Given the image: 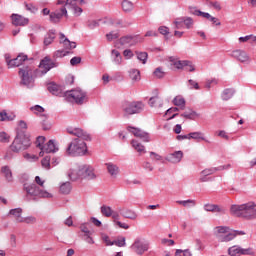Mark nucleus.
<instances>
[{
	"mask_svg": "<svg viewBox=\"0 0 256 256\" xmlns=\"http://www.w3.org/2000/svg\"><path fill=\"white\" fill-rule=\"evenodd\" d=\"M153 75L154 77H156V79H163V77H165V71L163 70V68L158 67L155 69Z\"/></svg>",
	"mask_w": 256,
	"mask_h": 256,
	"instance_id": "obj_47",
	"label": "nucleus"
},
{
	"mask_svg": "<svg viewBox=\"0 0 256 256\" xmlns=\"http://www.w3.org/2000/svg\"><path fill=\"white\" fill-rule=\"evenodd\" d=\"M111 57L115 65H121V63H123V57L121 56V53L119 52V50H116V49L112 50Z\"/></svg>",
	"mask_w": 256,
	"mask_h": 256,
	"instance_id": "obj_26",
	"label": "nucleus"
},
{
	"mask_svg": "<svg viewBox=\"0 0 256 256\" xmlns=\"http://www.w3.org/2000/svg\"><path fill=\"white\" fill-rule=\"evenodd\" d=\"M145 109L143 102L134 101V102H124L122 105V111L124 115H135L136 113H141Z\"/></svg>",
	"mask_w": 256,
	"mask_h": 256,
	"instance_id": "obj_9",
	"label": "nucleus"
},
{
	"mask_svg": "<svg viewBox=\"0 0 256 256\" xmlns=\"http://www.w3.org/2000/svg\"><path fill=\"white\" fill-rule=\"evenodd\" d=\"M210 7H213V9H215V11H221L222 7H221V3L217 2V1H212L209 2Z\"/></svg>",
	"mask_w": 256,
	"mask_h": 256,
	"instance_id": "obj_61",
	"label": "nucleus"
},
{
	"mask_svg": "<svg viewBox=\"0 0 256 256\" xmlns=\"http://www.w3.org/2000/svg\"><path fill=\"white\" fill-rule=\"evenodd\" d=\"M189 135L190 140L195 139L196 141H205V136H203L202 132H191Z\"/></svg>",
	"mask_w": 256,
	"mask_h": 256,
	"instance_id": "obj_44",
	"label": "nucleus"
},
{
	"mask_svg": "<svg viewBox=\"0 0 256 256\" xmlns=\"http://www.w3.org/2000/svg\"><path fill=\"white\" fill-rule=\"evenodd\" d=\"M107 41H113L115 39H119V32L112 31L106 34Z\"/></svg>",
	"mask_w": 256,
	"mask_h": 256,
	"instance_id": "obj_52",
	"label": "nucleus"
},
{
	"mask_svg": "<svg viewBox=\"0 0 256 256\" xmlns=\"http://www.w3.org/2000/svg\"><path fill=\"white\" fill-rule=\"evenodd\" d=\"M120 211H121L122 217H125V219H132V220L137 219V214L132 210L124 209Z\"/></svg>",
	"mask_w": 256,
	"mask_h": 256,
	"instance_id": "obj_33",
	"label": "nucleus"
},
{
	"mask_svg": "<svg viewBox=\"0 0 256 256\" xmlns=\"http://www.w3.org/2000/svg\"><path fill=\"white\" fill-rule=\"evenodd\" d=\"M217 171H219V169L217 168H206L204 170L201 171L200 173V181L201 183H206V181H209V175H213L214 173H217Z\"/></svg>",
	"mask_w": 256,
	"mask_h": 256,
	"instance_id": "obj_22",
	"label": "nucleus"
},
{
	"mask_svg": "<svg viewBox=\"0 0 256 256\" xmlns=\"http://www.w3.org/2000/svg\"><path fill=\"white\" fill-rule=\"evenodd\" d=\"M1 171L8 182L13 181V172H11V168H9V166L2 167Z\"/></svg>",
	"mask_w": 256,
	"mask_h": 256,
	"instance_id": "obj_36",
	"label": "nucleus"
},
{
	"mask_svg": "<svg viewBox=\"0 0 256 256\" xmlns=\"http://www.w3.org/2000/svg\"><path fill=\"white\" fill-rule=\"evenodd\" d=\"M85 4V0H66V6L68 9H73L77 5Z\"/></svg>",
	"mask_w": 256,
	"mask_h": 256,
	"instance_id": "obj_38",
	"label": "nucleus"
},
{
	"mask_svg": "<svg viewBox=\"0 0 256 256\" xmlns=\"http://www.w3.org/2000/svg\"><path fill=\"white\" fill-rule=\"evenodd\" d=\"M178 205H183V207H195V200H178Z\"/></svg>",
	"mask_w": 256,
	"mask_h": 256,
	"instance_id": "obj_45",
	"label": "nucleus"
},
{
	"mask_svg": "<svg viewBox=\"0 0 256 256\" xmlns=\"http://www.w3.org/2000/svg\"><path fill=\"white\" fill-rule=\"evenodd\" d=\"M72 11L76 17H79L83 13V8H81V5H76L72 8Z\"/></svg>",
	"mask_w": 256,
	"mask_h": 256,
	"instance_id": "obj_58",
	"label": "nucleus"
},
{
	"mask_svg": "<svg viewBox=\"0 0 256 256\" xmlns=\"http://www.w3.org/2000/svg\"><path fill=\"white\" fill-rule=\"evenodd\" d=\"M182 69H185V71H189L191 73L195 71V66L193 65V62L183 60Z\"/></svg>",
	"mask_w": 256,
	"mask_h": 256,
	"instance_id": "obj_43",
	"label": "nucleus"
},
{
	"mask_svg": "<svg viewBox=\"0 0 256 256\" xmlns=\"http://www.w3.org/2000/svg\"><path fill=\"white\" fill-rule=\"evenodd\" d=\"M30 111L34 113V115H40V117H44V119H47V116L43 113H45V108L41 107L40 105H35L30 108Z\"/></svg>",
	"mask_w": 256,
	"mask_h": 256,
	"instance_id": "obj_32",
	"label": "nucleus"
},
{
	"mask_svg": "<svg viewBox=\"0 0 256 256\" xmlns=\"http://www.w3.org/2000/svg\"><path fill=\"white\" fill-rule=\"evenodd\" d=\"M22 213H23V209L21 208H15L10 210V215H13L17 223H23V217L21 216Z\"/></svg>",
	"mask_w": 256,
	"mask_h": 256,
	"instance_id": "obj_28",
	"label": "nucleus"
},
{
	"mask_svg": "<svg viewBox=\"0 0 256 256\" xmlns=\"http://www.w3.org/2000/svg\"><path fill=\"white\" fill-rule=\"evenodd\" d=\"M100 211L104 217H111L113 215V209L107 205L101 206Z\"/></svg>",
	"mask_w": 256,
	"mask_h": 256,
	"instance_id": "obj_39",
	"label": "nucleus"
},
{
	"mask_svg": "<svg viewBox=\"0 0 256 256\" xmlns=\"http://www.w3.org/2000/svg\"><path fill=\"white\" fill-rule=\"evenodd\" d=\"M101 23H103V20H91L88 22V27L89 29H97Z\"/></svg>",
	"mask_w": 256,
	"mask_h": 256,
	"instance_id": "obj_50",
	"label": "nucleus"
},
{
	"mask_svg": "<svg viewBox=\"0 0 256 256\" xmlns=\"http://www.w3.org/2000/svg\"><path fill=\"white\" fill-rule=\"evenodd\" d=\"M54 67H57V64L49 56H46L40 61L39 67L36 69V75L43 77V75H47Z\"/></svg>",
	"mask_w": 256,
	"mask_h": 256,
	"instance_id": "obj_10",
	"label": "nucleus"
},
{
	"mask_svg": "<svg viewBox=\"0 0 256 256\" xmlns=\"http://www.w3.org/2000/svg\"><path fill=\"white\" fill-rule=\"evenodd\" d=\"M50 165H51V163H50L49 157H45L42 160V167H44V169H49Z\"/></svg>",
	"mask_w": 256,
	"mask_h": 256,
	"instance_id": "obj_64",
	"label": "nucleus"
},
{
	"mask_svg": "<svg viewBox=\"0 0 256 256\" xmlns=\"http://www.w3.org/2000/svg\"><path fill=\"white\" fill-rule=\"evenodd\" d=\"M45 136H39L36 140V147H39L41 151H43V148L45 147Z\"/></svg>",
	"mask_w": 256,
	"mask_h": 256,
	"instance_id": "obj_51",
	"label": "nucleus"
},
{
	"mask_svg": "<svg viewBox=\"0 0 256 256\" xmlns=\"http://www.w3.org/2000/svg\"><path fill=\"white\" fill-rule=\"evenodd\" d=\"M71 183L70 182H65L60 186L59 192L62 195H69V193H71Z\"/></svg>",
	"mask_w": 256,
	"mask_h": 256,
	"instance_id": "obj_37",
	"label": "nucleus"
},
{
	"mask_svg": "<svg viewBox=\"0 0 256 256\" xmlns=\"http://www.w3.org/2000/svg\"><path fill=\"white\" fill-rule=\"evenodd\" d=\"M233 97V90L232 89H226L222 93V99L223 101H229Z\"/></svg>",
	"mask_w": 256,
	"mask_h": 256,
	"instance_id": "obj_46",
	"label": "nucleus"
},
{
	"mask_svg": "<svg viewBox=\"0 0 256 256\" xmlns=\"http://www.w3.org/2000/svg\"><path fill=\"white\" fill-rule=\"evenodd\" d=\"M130 79L134 82L141 81V72L137 69L130 70Z\"/></svg>",
	"mask_w": 256,
	"mask_h": 256,
	"instance_id": "obj_41",
	"label": "nucleus"
},
{
	"mask_svg": "<svg viewBox=\"0 0 256 256\" xmlns=\"http://www.w3.org/2000/svg\"><path fill=\"white\" fill-rule=\"evenodd\" d=\"M12 23L16 26L25 27V25H29V19L18 14H13Z\"/></svg>",
	"mask_w": 256,
	"mask_h": 256,
	"instance_id": "obj_20",
	"label": "nucleus"
},
{
	"mask_svg": "<svg viewBox=\"0 0 256 256\" xmlns=\"http://www.w3.org/2000/svg\"><path fill=\"white\" fill-rule=\"evenodd\" d=\"M4 59L6 62V65L8 69H13L15 67H20V65H23L29 57L26 54L20 53L16 58H11V54H5Z\"/></svg>",
	"mask_w": 256,
	"mask_h": 256,
	"instance_id": "obj_11",
	"label": "nucleus"
},
{
	"mask_svg": "<svg viewBox=\"0 0 256 256\" xmlns=\"http://www.w3.org/2000/svg\"><path fill=\"white\" fill-rule=\"evenodd\" d=\"M214 213H219L220 215H225V213H227V210L223 206L216 205L214 207Z\"/></svg>",
	"mask_w": 256,
	"mask_h": 256,
	"instance_id": "obj_60",
	"label": "nucleus"
},
{
	"mask_svg": "<svg viewBox=\"0 0 256 256\" xmlns=\"http://www.w3.org/2000/svg\"><path fill=\"white\" fill-rule=\"evenodd\" d=\"M25 7H26L27 11H30V13H37V6H35L33 4L25 3Z\"/></svg>",
	"mask_w": 256,
	"mask_h": 256,
	"instance_id": "obj_62",
	"label": "nucleus"
},
{
	"mask_svg": "<svg viewBox=\"0 0 256 256\" xmlns=\"http://www.w3.org/2000/svg\"><path fill=\"white\" fill-rule=\"evenodd\" d=\"M127 131H129V133H132L134 137H138L139 139H142L145 143H149V133L132 126H128Z\"/></svg>",
	"mask_w": 256,
	"mask_h": 256,
	"instance_id": "obj_13",
	"label": "nucleus"
},
{
	"mask_svg": "<svg viewBox=\"0 0 256 256\" xmlns=\"http://www.w3.org/2000/svg\"><path fill=\"white\" fill-rule=\"evenodd\" d=\"M182 159H183L182 151H176L172 154H169L167 157V160L170 161V163H180Z\"/></svg>",
	"mask_w": 256,
	"mask_h": 256,
	"instance_id": "obj_24",
	"label": "nucleus"
},
{
	"mask_svg": "<svg viewBox=\"0 0 256 256\" xmlns=\"http://www.w3.org/2000/svg\"><path fill=\"white\" fill-rule=\"evenodd\" d=\"M47 89L49 93H52V95H56L57 97L63 95L65 97V92H63V88H61V86L57 85L56 83H49Z\"/></svg>",
	"mask_w": 256,
	"mask_h": 256,
	"instance_id": "obj_21",
	"label": "nucleus"
},
{
	"mask_svg": "<svg viewBox=\"0 0 256 256\" xmlns=\"http://www.w3.org/2000/svg\"><path fill=\"white\" fill-rule=\"evenodd\" d=\"M10 136L6 132H0V143H9Z\"/></svg>",
	"mask_w": 256,
	"mask_h": 256,
	"instance_id": "obj_56",
	"label": "nucleus"
},
{
	"mask_svg": "<svg viewBox=\"0 0 256 256\" xmlns=\"http://www.w3.org/2000/svg\"><path fill=\"white\" fill-rule=\"evenodd\" d=\"M80 230L82 231V233H84V235H93V232L89 230V227H87V224H82L80 226Z\"/></svg>",
	"mask_w": 256,
	"mask_h": 256,
	"instance_id": "obj_59",
	"label": "nucleus"
},
{
	"mask_svg": "<svg viewBox=\"0 0 256 256\" xmlns=\"http://www.w3.org/2000/svg\"><path fill=\"white\" fill-rule=\"evenodd\" d=\"M69 135H74V138L68 147L66 148V154L70 157H83L87 154V143L85 141H91V136L81 128H66Z\"/></svg>",
	"mask_w": 256,
	"mask_h": 256,
	"instance_id": "obj_1",
	"label": "nucleus"
},
{
	"mask_svg": "<svg viewBox=\"0 0 256 256\" xmlns=\"http://www.w3.org/2000/svg\"><path fill=\"white\" fill-rule=\"evenodd\" d=\"M228 255L240 256V255H253L251 248L243 249L239 245H234L228 249Z\"/></svg>",
	"mask_w": 256,
	"mask_h": 256,
	"instance_id": "obj_12",
	"label": "nucleus"
},
{
	"mask_svg": "<svg viewBox=\"0 0 256 256\" xmlns=\"http://www.w3.org/2000/svg\"><path fill=\"white\" fill-rule=\"evenodd\" d=\"M185 98L183 96H176L173 99V104L178 107L181 111L185 109Z\"/></svg>",
	"mask_w": 256,
	"mask_h": 256,
	"instance_id": "obj_31",
	"label": "nucleus"
},
{
	"mask_svg": "<svg viewBox=\"0 0 256 256\" xmlns=\"http://www.w3.org/2000/svg\"><path fill=\"white\" fill-rule=\"evenodd\" d=\"M175 29H183L185 23H183V18H176L173 22Z\"/></svg>",
	"mask_w": 256,
	"mask_h": 256,
	"instance_id": "obj_54",
	"label": "nucleus"
},
{
	"mask_svg": "<svg viewBox=\"0 0 256 256\" xmlns=\"http://www.w3.org/2000/svg\"><path fill=\"white\" fill-rule=\"evenodd\" d=\"M112 245H116V247H125L126 243H125V237H122L118 240H115L112 242Z\"/></svg>",
	"mask_w": 256,
	"mask_h": 256,
	"instance_id": "obj_57",
	"label": "nucleus"
},
{
	"mask_svg": "<svg viewBox=\"0 0 256 256\" xmlns=\"http://www.w3.org/2000/svg\"><path fill=\"white\" fill-rule=\"evenodd\" d=\"M197 116V112L193 111L192 109H187L184 113L181 114V117L184 119L193 120Z\"/></svg>",
	"mask_w": 256,
	"mask_h": 256,
	"instance_id": "obj_40",
	"label": "nucleus"
},
{
	"mask_svg": "<svg viewBox=\"0 0 256 256\" xmlns=\"http://www.w3.org/2000/svg\"><path fill=\"white\" fill-rule=\"evenodd\" d=\"M31 147V138L23 132H20L15 137L14 141L10 145L11 151L13 153H20V151H25Z\"/></svg>",
	"mask_w": 256,
	"mask_h": 256,
	"instance_id": "obj_7",
	"label": "nucleus"
},
{
	"mask_svg": "<svg viewBox=\"0 0 256 256\" xmlns=\"http://www.w3.org/2000/svg\"><path fill=\"white\" fill-rule=\"evenodd\" d=\"M22 223H26L27 225H34L37 223V218L35 216L22 217Z\"/></svg>",
	"mask_w": 256,
	"mask_h": 256,
	"instance_id": "obj_48",
	"label": "nucleus"
},
{
	"mask_svg": "<svg viewBox=\"0 0 256 256\" xmlns=\"http://www.w3.org/2000/svg\"><path fill=\"white\" fill-rule=\"evenodd\" d=\"M18 75L21 79V85H25L26 87H30L35 83V78L41 77L37 76V69L33 66H23L19 69Z\"/></svg>",
	"mask_w": 256,
	"mask_h": 256,
	"instance_id": "obj_6",
	"label": "nucleus"
},
{
	"mask_svg": "<svg viewBox=\"0 0 256 256\" xmlns=\"http://www.w3.org/2000/svg\"><path fill=\"white\" fill-rule=\"evenodd\" d=\"M121 7L125 13H131V11L134 9L133 2L129 0H123L121 3Z\"/></svg>",
	"mask_w": 256,
	"mask_h": 256,
	"instance_id": "obj_34",
	"label": "nucleus"
},
{
	"mask_svg": "<svg viewBox=\"0 0 256 256\" xmlns=\"http://www.w3.org/2000/svg\"><path fill=\"white\" fill-rule=\"evenodd\" d=\"M105 165L109 175L115 179L119 175V167L113 163H106Z\"/></svg>",
	"mask_w": 256,
	"mask_h": 256,
	"instance_id": "obj_25",
	"label": "nucleus"
},
{
	"mask_svg": "<svg viewBox=\"0 0 256 256\" xmlns=\"http://www.w3.org/2000/svg\"><path fill=\"white\" fill-rule=\"evenodd\" d=\"M15 119L14 114H9L6 111L0 112V121H13Z\"/></svg>",
	"mask_w": 256,
	"mask_h": 256,
	"instance_id": "obj_42",
	"label": "nucleus"
},
{
	"mask_svg": "<svg viewBox=\"0 0 256 256\" xmlns=\"http://www.w3.org/2000/svg\"><path fill=\"white\" fill-rule=\"evenodd\" d=\"M55 37H56V35H55V31H49L48 33H47V35L45 36V38H44V45L47 47V46H49V45H51V43H53V41H55Z\"/></svg>",
	"mask_w": 256,
	"mask_h": 256,
	"instance_id": "obj_35",
	"label": "nucleus"
},
{
	"mask_svg": "<svg viewBox=\"0 0 256 256\" xmlns=\"http://www.w3.org/2000/svg\"><path fill=\"white\" fill-rule=\"evenodd\" d=\"M132 249L137 255H143L145 251H149V244L136 240L132 245Z\"/></svg>",
	"mask_w": 256,
	"mask_h": 256,
	"instance_id": "obj_15",
	"label": "nucleus"
},
{
	"mask_svg": "<svg viewBox=\"0 0 256 256\" xmlns=\"http://www.w3.org/2000/svg\"><path fill=\"white\" fill-rule=\"evenodd\" d=\"M60 45L63 46L65 51H71V49H75L77 44L75 42H71L69 39L65 37V34H60Z\"/></svg>",
	"mask_w": 256,
	"mask_h": 256,
	"instance_id": "obj_19",
	"label": "nucleus"
},
{
	"mask_svg": "<svg viewBox=\"0 0 256 256\" xmlns=\"http://www.w3.org/2000/svg\"><path fill=\"white\" fill-rule=\"evenodd\" d=\"M59 151L57 144H55L54 140H49L46 144H44V148L40 151V157H43L44 153H55Z\"/></svg>",
	"mask_w": 256,
	"mask_h": 256,
	"instance_id": "obj_17",
	"label": "nucleus"
},
{
	"mask_svg": "<svg viewBox=\"0 0 256 256\" xmlns=\"http://www.w3.org/2000/svg\"><path fill=\"white\" fill-rule=\"evenodd\" d=\"M230 213L235 217L256 219V204L254 202H248L242 205H232L230 208Z\"/></svg>",
	"mask_w": 256,
	"mask_h": 256,
	"instance_id": "obj_4",
	"label": "nucleus"
},
{
	"mask_svg": "<svg viewBox=\"0 0 256 256\" xmlns=\"http://www.w3.org/2000/svg\"><path fill=\"white\" fill-rule=\"evenodd\" d=\"M68 53H69V51L57 50L54 52L53 57H54V59H59L61 57H65V55H67Z\"/></svg>",
	"mask_w": 256,
	"mask_h": 256,
	"instance_id": "obj_53",
	"label": "nucleus"
},
{
	"mask_svg": "<svg viewBox=\"0 0 256 256\" xmlns=\"http://www.w3.org/2000/svg\"><path fill=\"white\" fill-rule=\"evenodd\" d=\"M214 234L220 243H229V241H233L235 237L245 235V232L239 230L231 231V229L227 226H217L214 229Z\"/></svg>",
	"mask_w": 256,
	"mask_h": 256,
	"instance_id": "obj_5",
	"label": "nucleus"
},
{
	"mask_svg": "<svg viewBox=\"0 0 256 256\" xmlns=\"http://www.w3.org/2000/svg\"><path fill=\"white\" fill-rule=\"evenodd\" d=\"M150 107H163V100L159 95L153 96L149 99Z\"/></svg>",
	"mask_w": 256,
	"mask_h": 256,
	"instance_id": "obj_27",
	"label": "nucleus"
},
{
	"mask_svg": "<svg viewBox=\"0 0 256 256\" xmlns=\"http://www.w3.org/2000/svg\"><path fill=\"white\" fill-rule=\"evenodd\" d=\"M169 62L174 69H183V61L179 60V58L171 56L169 57Z\"/></svg>",
	"mask_w": 256,
	"mask_h": 256,
	"instance_id": "obj_30",
	"label": "nucleus"
},
{
	"mask_svg": "<svg viewBox=\"0 0 256 256\" xmlns=\"http://www.w3.org/2000/svg\"><path fill=\"white\" fill-rule=\"evenodd\" d=\"M182 19L186 29H191V27H193V19L191 17L182 18Z\"/></svg>",
	"mask_w": 256,
	"mask_h": 256,
	"instance_id": "obj_55",
	"label": "nucleus"
},
{
	"mask_svg": "<svg viewBox=\"0 0 256 256\" xmlns=\"http://www.w3.org/2000/svg\"><path fill=\"white\" fill-rule=\"evenodd\" d=\"M231 57L237 61H240V63H247V61H249V55H247V52L241 49L232 51Z\"/></svg>",
	"mask_w": 256,
	"mask_h": 256,
	"instance_id": "obj_16",
	"label": "nucleus"
},
{
	"mask_svg": "<svg viewBox=\"0 0 256 256\" xmlns=\"http://www.w3.org/2000/svg\"><path fill=\"white\" fill-rule=\"evenodd\" d=\"M136 55H137V59H139V61H141L143 65L147 63V57H148L147 52H136Z\"/></svg>",
	"mask_w": 256,
	"mask_h": 256,
	"instance_id": "obj_49",
	"label": "nucleus"
},
{
	"mask_svg": "<svg viewBox=\"0 0 256 256\" xmlns=\"http://www.w3.org/2000/svg\"><path fill=\"white\" fill-rule=\"evenodd\" d=\"M63 17H69L67 14V8L62 7L60 10H56L55 12L50 13V21L51 23H59Z\"/></svg>",
	"mask_w": 256,
	"mask_h": 256,
	"instance_id": "obj_14",
	"label": "nucleus"
},
{
	"mask_svg": "<svg viewBox=\"0 0 256 256\" xmlns=\"http://www.w3.org/2000/svg\"><path fill=\"white\" fill-rule=\"evenodd\" d=\"M189 11L191 15H196V17H203L204 19H211V14L207 12H202L201 10L197 9V7L190 6Z\"/></svg>",
	"mask_w": 256,
	"mask_h": 256,
	"instance_id": "obj_23",
	"label": "nucleus"
},
{
	"mask_svg": "<svg viewBox=\"0 0 256 256\" xmlns=\"http://www.w3.org/2000/svg\"><path fill=\"white\" fill-rule=\"evenodd\" d=\"M64 97L71 103L77 105H83L84 101H87V94L81 89H74L64 92Z\"/></svg>",
	"mask_w": 256,
	"mask_h": 256,
	"instance_id": "obj_8",
	"label": "nucleus"
},
{
	"mask_svg": "<svg viewBox=\"0 0 256 256\" xmlns=\"http://www.w3.org/2000/svg\"><path fill=\"white\" fill-rule=\"evenodd\" d=\"M36 184H24L26 197H39L40 199H53V194L45 190V180L40 176L35 177Z\"/></svg>",
	"mask_w": 256,
	"mask_h": 256,
	"instance_id": "obj_2",
	"label": "nucleus"
},
{
	"mask_svg": "<svg viewBox=\"0 0 256 256\" xmlns=\"http://www.w3.org/2000/svg\"><path fill=\"white\" fill-rule=\"evenodd\" d=\"M131 145H132L133 149H135V151H137V153H139V155H143L146 153L145 146H143V144L139 143V141L132 140Z\"/></svg>",
	"mask_w": 256,
	"mask_h": 256,
	"instance_id": "obj_29",
	"label": "nucleus"
},
{
	"mask_svg": "<svg viewBox=\"0 0 256 256\" xmlns=\"http://www.w3.org/2000/svg\"><path fill=\"white\" fill-rule=\"evenodd\" d=\"M68 177L71 181H80L81 179H95V169L87 164H78L68 171Z\"/></svg>",
	"mask_w": 256,
	"mask_h": 256,
	"instance_id": "obj_3",
	"label": "nucleus"
},
{
	"mask_svg": "<svg viewBox=\"0 0 256 256\" xmlns=\"http://www.w3.org/2000/svg\"><path fill=\"white\" fill-rule=\"evenodd\" d=\"M123 55L125 59H132V57H134L135 54H133V51L131 49H126L123 51Z\"/></svg>",
	"mask_w": 256,
	"mask_h": 256,
	"instance_id": "obj_63",
	"label": "nucleus"
},
{
	"mask_svg": "<svg viewBox=\"0 0 256 256\" xmlns=\"http://www.w3.org/2000/svg\"><path fill=\"white\" fill-rule=\"evenodd\" d=\"M118 41L122 47H133V45H137V37L133 36H123Z\"/></svg>",
	"mask_w": 256,
	"mask_h": 256,
	"instance_id": "obj_18",
	"label": "nucleus"
}]
</instances>
